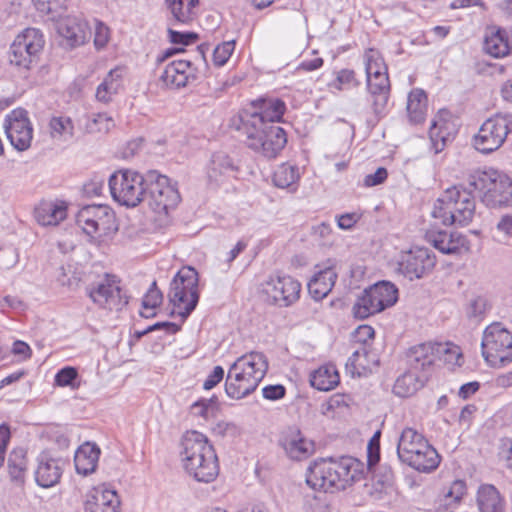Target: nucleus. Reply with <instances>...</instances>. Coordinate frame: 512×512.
Segmentation results:
<instances>
[{
	"label": "nucleus",
	"mask_w": 512,
	"mask_h": 512,
	"mask_svg": "<svg viewBox=\"0 0 512 512\" xmlns=\"http://www.w3.org/2000/svg\"><path fill=\"white\" fill-rule=\"evenodd\" d=\"M285 110L281 99L260 97L232 119V126L244 137L248 148L266 158H275L287 144L285 130L276 124Z\"/></svg>",
	"instance_id": "obj_1"
},
{
	"label": "nucleus",
	"mask_w": 512,
	"mask_h": 512,
	"mask_svg": "<svg viewBox=\"0 0 512 512\" xmlns=\"http://www.w3.org/2000/svg\"><path fill=\"white\" fill-rule=\"evenodd\" d=\"M181 462L187 474L198 482H213L219 474V463L208 438L195 430L187 431L181 440Z\"/></svg>",
	"instance_id": "obj_2"
},
{
	"label": "nucleus",
	"mask_w": 512,
	"mask_h": 512,
	"mask_svg": "<svg viewBox=\"0 0 512 512\" xmlns=\"http://www.w3.org/2000/svg\"><path fill=\"white\" fill-rule=\"evenodd\" d=\"M268 362L264 354L251 352L236 359L229 367L225 392L232 399H242L256 390L265 377Z\"/></svg>",
	"instance_id": "obj_3"
},
{
	"label": "nucleus",
	"mask_w": 512,
	"mask_h": 512,
	"mask_svg": "<svg viewBox=\"0 0 512 512\" xmlns=\"http://www.w3.org/2000/svg\"><path fill=\"white\" fill-rule=\"evenodd\" d=\"M353 465L351 457L316 460L307 469L306 483L312 489L325 493L344 490L354 481Z\"/></svg>",
	"instance_id": "obj_4"
},
{
	"label": "nucleus",
	"mask_w": 512,
	"mask_h": 512,
	"mask_svg": "<svg viewBox=\"0 0 512 512\" xmlns=\"http://www.w3.org/2000/svg\"><path fill=\"white\" fill-rule=\"evenodd\" d=\"M473 191L469 184L468 187L455 185L447 188L435 203L432 216L444 225H468L475 215Z\"/></svg>",
	"instance_id": "obj_5"
},
{
	"label": "nucleus",
	"mask_w": 512,
	"mask_h": 512,
	"mask_svg": "<svg viewBox=\"0 0 512 512\" xmlns=\"http://www.w3.org/2000/svg\"><path fill=\"white\" fill-rule=\"evenodd\" d=\"M397 455L401 462L420 472L433 471L440 463L436 449L421 433L411 427L402 430L398 440Z\"/></svg>",
	"instance_id": "obj_6"
},
{
	"label": "nucleus",
	"mask_w": 512,
	"mask_h": 512,
	"mask_svg": "<svg viewBox=\"0 0 512 512\" xmlns=\"http://www.w3.org/2000/svg\"><path fill=\"white\" fill-rule=\"evenodd\" d=\"M469 185L483 192L482 202L491 208L512 207V179L497 170L476 171L469 176Z\"/></svg>",
	"instance_id": "obj_7"
},
{
	"label": "nucleus",
	"mask_w": 512,
	"mask_h": 512,
	"mask_svg": "<svg viewBox=\"0 0 512 512\" xmlns=\"http://www.w3.org/2000/svg\"><path fill=\"white\" fill-rule=\"evenodd\" d=\"M143 192V201H147L149 207L158 214H168L181 199L176 182L157 170L144 173Z\"/></svg>",
	"instance_id": "obj_8"
},
{
	"label": "nucleus",
	"mask_w": 512,
	"mask_h": 512,
	"mask_svg": "<svg viewBox=\"0 0 512 512\" xmlns=\"http://www.w3.org/2000/svg\"><path fill=\"white\" fill-rule=\"evenodd\" d=\"M168 297L173 306L170 315L177 314L184 321L199 301L197 271L192 267L181 269L170 284Z\"/></svg>",
	"instance_id": "obj_9"
},
{
	"label": "nucleus",
	"mask_w": 512,
	"mask_h": 512,
	"mask_svg": "<svg viewBox=\"0 0 512 512\" xmlns=\"http://www.w3.org/2000/svg\"><path fill=\"white\" fill-rule=\"evenodd\" d=\"M482 356L492 367H501L512 361V334L500 322L487 326L481 341Z\"/></svg>",
	"instance_id": "obj_10"
},
{
	"label": "nucleus",
	"mask_w": 512,
	"mask_h": 512,
	"mask_svg": "<svg viewBox=\"0 0 512 512\" xmlns=\"http://www.w3.org/2000/svg\"><path fill=\"white\" fill-rule=\"evenodd\" d=\"M512 133V114L498 113L486 119L472 138L473 147L488 155L500 149Z\"/></svg>",
	"instance_id": "obj_11"
},
{
	"label": "nucleus",
	"mask_w": 512,
	"mask_h": 512,
	"mask_svg": "<svg viewBox=\"0 0 512 512\" xmlns=\"http://www.w3.org/2000/svg\"><path fill=\"white\" fill-rule=\"evenodd\" d=\"M108 185L113 200L121 206L134 208L143 202L144 174L120 169L109 177Z\"/></svg>",
	"instance_id": "obj_12"
},
{
	"label": "nucleus",
	"mask_w": 512,
	"mask_h": 512,
	"mask_svg": "<svg viewBox=\"0 0 512 512\" xmlns=\"http://www.w3.org/2000/svg\"><path fill=\"white\" fill-rule=\"evenodd\" d=\"M43 46L44 38L39 29H25L16 36L10 46L8 52L10 64L20 72L30 70L38 62Z\"/></svg>",
	"instance_id": "obj_13"
},
{
	"label": "nucleus",
	"mask_w": 512,
	"mask_h": 512,
	"mask_svg": "<svg viewBox=\"0 0 512 512\" xmlns=\"http://www.w3.org/2000/svg\"><path fill=\"white\" fill-rule=\"evenodd\" d=\"M445 355V361L452 362L460 357L459 347L450 343L427 342L411 347L406 353L409 369L422 374L430 370L436 359Z\"/></svg>",
	"instance_id": "obj_14"
},
{
	"label": "nucleus",
	"mask_w": 512,
	"mask_h": 512,
	"mask_svg": "<svg viewBox=\"0 0 512 512\" xmlns=\"http://www.w3.org/2000/svg\"><path fill=\"white\" fill-rule=\"evenodd\" d=\"M397 300V287L389 281H380L364 290L363 295L355 303L353 311L356 317L365 319L393 306Z\"/></svg>",
	"instance_id": "obj_15"
},
{
	"label": "nucleus",
	"mask_w": 512,
	"mask_h": 512,
	"mask_svg": "<svg viewBox=\"0 0 512 512\" xmlns=\"http://www.w3.org/2000/svg\"><path fill=\"white\" fill-rule=\"evenodd\" d=\"M76 223L89 236H108L118 230L115 213L107 205L82 207L76 215Z\"/></svg>",
	"instance_id": "obj_16"
},
{
	"label": "nucleus",
	"mask_w": 512,
	"mask_h": 512,
	"mask_svg": "<svg viewBox=\"0 0 512 512\" xmlns=\"http://www.w3.org/2000/svg\"><path fill=\"white\" fill-rule=\"evenodd\" d=\"M262 292L271 304L289 307L300 298L301 284L289 275H271L262 284Z\"/></svg>",
	"instance_id": "obj_17"
},
{
	"label": "nucleus",
	"mask_w": 512,
	"mask_h": 512,
	"mask_svg": "<svg viewBox=\"0 0 512 512\" xmlns=\"http://www.w3.org/2000/svg\"><path fill=\"white\" fill-rule=\"evenodd\" d=\"M4 128L7 138L16 150L25 151L30 147L33 127L25 109L17 108L7 114Z\"/></svg>",
	"instance_id": "obj_18"
},
{
	"label": "nucleus",
	"mask_w": 512,
	"mask_h": 512,
	"mask_svg": "<svg viewBox=\"0 0 512 512\" xmlns=\"http://www.w3.org/2000/svg\"><path fill=\"white\" fill-rule=\"evenodd\" d=\"M88 296L100 308L110 311H120L128 304V297L115 276L106 275L103 281L88 290Z\"/></svg>",
	"instance_id": "obj_19"
},
{
	"label": "nucleus",
	"mask_w": 512,
	"mask_h": 512,
	"mask_svg": "<svg viewBox=\"0 0 512 512\" xmlns=\"http://www.w3.org/2000/svg\"><path fill=\"white\" fill-rule=\"evenodd\" d=\"M436 264L435 255L427 248H416L406 253L399 262V271L414 280L431 272Z\"/></svg>",
	"instance_id": "obj_20"
},
{
	"label": "nucleus",
	"mask_w": 512,
	"mask_h": 512,
	"mask_svg": "<svg viewBox=\"0 0 512 512\" xmlns=\"http://www.w3.org/2000/svg\"><path fill=\"white\" fill-rule=\"evenodd\" d=\"M37 467L34 472L37 485L42 488H51L60 482L65 461L54 456L49 450L42 451L37 456Z\"/></svg>",
	"instance_id": "obj_21"
},
{
	"label": "nucleus",
	"mask_w": 512,
	"mask_h": 512,
	"mask_svg": "<svg viewBox=\"0 0 512 512\" xmlns=\"http://www.w3.org/2000/svg\"><path fill=\"white\" fill-rule=\"evenodd\" d=\"M425 239L443 254H461L470 249L469 240L459 232L431 229L426 232Z\"/></svg>",
	"instance_id": "obj_22"
},
{
	"label": "nucleus",
	"mask_w": 512,
	"mask_h": 512,
	"mask_svg": "<svg viewBox=\"0 0 512 512\" xmlns=\"http://www.w3.org/2000/svg\"><path fill=\"white\" fill-rule=\"evenodd\" d=\"M281 446L287 456L292 460H304L310 457L315 451V444L312 440L295 427L288 428L280 440Z\"/></svg>",
	"instance_id": "obj_23"
},
{
	"label": "nucleus",
	"mask_w": 512,
	"mask_h": 512,
	"mask_svg": "<svg viewBox=\"0 0 512 512\" xmlns=\"http://www.w3.org/2000/svg\"><path fill=\"white\" fill-rule=\"evenodd\" d=\"M170 89H180L195 81V69L189 60H175L169 63L160 77Z\"/></svg>",
	"instance_id": "obj_24"
},
{
	"label": "nucleus",
	"mask_w": 512,
	"mask_h": 512,
	"mask_svg": "<svg viewBox=\"0 0 512 512\" xmlns=\"http://www.w3.org/2000/svg\"><path fill=\"white\" fill-rule=\"evenodd\" d=\"M366 86L374 114L378 117L383 116L391 90L388 72L367 77Z\"/></svg>",
	"instance_id": "obj_25"
},
{
	"label": "nucleus",
	"mask_w": 512,
	"mask_h": 512,
	"mask_svg": "<svg viewBox=\"0 0 512 512\" xmlns=\"http://www.w3.org/2000/svg\"><path fill=\"white\" fill-rule=\"evenodd\" d=\"M337 277L335 261L328 259L308 282V291L311 297L316 301L325 298L334 287Z\"/></svg>",
	"instance_id": "obj_26"
},
{
	"label": "nucleus",
	"mask_w": 512,
	"mask_h": 512,
	"mask_svg": "<svg viewBox=\"0 0 512 512\" xmlns=\"http://www.w3.org/2000/svg\"><path fill=\"white\" fill-rule=\"evenodd\" d=\"M449 115L447 111L441 110L432 120L429 137L434 152L440 153L447 142L450 141L454 134V125L446 117Z\"/></svg>",
	"instance_id": "obj_27"
},
{
	"label": "nucleus",
	"mask_w": 512,
	"mask_h": 512,
	"mask_svg": "<svg viewBox=\"0 0 512 512\" xmlns=\"http://www.w3.org/2000/svg\"><path fill=\"white\" fill-rule=\"evenodd\" d=\"M120 499L117 492L99 486L85 503L86 512H119Z\"/></svg>",
	"instance_id": "obj_28"
},
{
	"label": "nucleus",
	"mask_w": 512,
	"mask_h": 512,
	"mask_svg": "<svg viewBox=\"0 0 512 512\" xmlns=\"http://www.w3.org/2000/svg\"><path fill=\"white\" fill-rule=\"evenodd\" d=\"M379 365V360L375 353L361 346L355 350L346 362V371L353 377H363L370 374L374 368Z\"/></svg>",
	"instance_id": "obj_29"
},
{
	"label": "nucleus",
	"mask_w": 512,
	"mask_h": 512,
	"mask_svg": "<svg viewBox=\"0 0 512 512\" xmlns=\"http://www.w3.org/2000/svg\"><path fill=\"white\" fill-rule=\"evenodd\" d=\"M58 33L73 46L81 45L87 37V23L76 17L66 16L57 23Z\"/></svg>",
	"instance_id": "obj_30"
},
{
	"label": "nucleus",
	"mask_w": 512,
	"mask_h": 512,
	"mask_svg": "<svg viewBox=\"0 0 512 512\" xmlns=\"http://www.w3.org/2000/svg\"><path fill=\"white\" fill-rule=\"evenodd\" d=\"M100 456V448L90 442L82 444L74 456L75 469L78 474L89 475L93 473L97 467Z\"/></svg>",
	"instance_id": "obj_31"
},
{
	"label": "nucleus",
	"mask_w": 512,
	"mask_h": 512,
	"mask_svg": "<svg viewBox=\"0 0 512 512\" xmlns=\"http://www.w3.org/2000/svg\"><path fill=\"white\" fill-rule=\"evenodd\" d=\"M480 512H505V502L499 491L490 484L481 485L477 492Z\"/></svg>",
	"instance_id": "obj_32"
},
{
	"label": "nucleus",
	"mask_w": 512,
	"mask_h": 512,
	"mask_svg": "<svg viewBox=\"0 0 512 512\" xmlns=\"http://www.w3.org/2000/svg\"><path fill=\"white\" fill-rule=\"evenodd\" d=\"M426 381V374H419L409 369L397 378L393 386V392L402 398L410 397L422 388Z\"/></svg>",
	"instance_id": "obj_33"
},
{
	"label": "nucleus",
	"mask_w": 512,
	"mask_h": 512,
	"mask_svg": "<svg viewBox=\"0 0 512 512\" xmlns=\"http://www.w3.org/2000/svg\"><path fill=\"white\" fill-rule=\"evenodd\" d=\"M34 215L40 225H57L66 218V207L63 203L41 202L35 208Z\"/></svg>",
	"instance_id": "obj_34"
},
{
	"label": "nucleus",
	"mask_w": 512,
	"mask_h": 512,
	"mask_svg": "<svg viewBox=\"0 0 512 512\" xmlns=\"http://www.w3.org/2000/svg\"><path fill=\"white\" fill-rule=\"evenodd\" d=\"M123 69L116 67L109 71L96 90V99L102 103L112 101L122 86Z\"/></svg>",
	"instance_id": "obj_35"
},
{
	"label": "nucleus",
	"mask_w": 512,
	"mask_h": 512,
	"mask_svg": "<svg viewBox=\"0 0 512 512\" xmlns=\"http://www.w3.org/2000/svg\"><path fill=\"white\" fill-rule=\"evenodd\" d=\"M173 20L179 24H189L196 16L199 0H165Z\"/></svg>",
	"instance_id": "obj_36"
},
{
	"label": "nucleus",
	"mask_w": 512,
	"mask_h": 512,
	"mask_svg": "<svg viewBox=\"0 0 512 512\" xmlns=\"http://www.w3.org/2000/svg\"><path fill=\"white\" fill-rule=\"evenodd\" d=\"M339 380V374L333 365L321 366L310 375L311 386L320 391L334 389Z\"/></svg>",
	"instance_id": "obj_37"
},
{
	"label": "nucleus",
	"mask_w": 512,
	"mask_h": 512,
	"mask_svg": "<svg viewBox=\"0 0 512 512\" xmlns=\"http://www.w3.org/2000/svg\"><path fill=\"white\" fill-rule=\"evenodd\" d=\"M407 112L411 123L419 124L427 114V95L422 89H414L408 95Z\"/></svg>",
	"instance_id": "obj_38"
},
{
	"label": "nucleus",
	"mask_w": 512,
	"mask_h": 512,
	"mask_svg": "<svg viewBox=\"0 0 512 512\" xmlns=\"http://www.w3.org/2000/svg\"><path fill=\"white\" fill-rule=\"evenodd\" d=\"M234 171L231 158L224 153L213 154L207 167V177L211 183L218 184L223 176Z\"/></svg>",
	"instance_id": "obj_39"
},
{
	"label": "nucleus",
	"mask_w": 512,
	"mask_h": 512,
	"mask_svg": "<svg viewBox=\"0 0 512 512\" xmlns=\"http://www.w3.org/2000/svg\"><path fill=\"white\" fill-rule=\"evenodd\" d=\"M7 467L11 480L23 484L27 472L26 451L23 448L13 449L8 456Z\"/></svg>",
	"instance_id": "obj_40"
},
{
	"label": "nucleus",
	"mask_w": 512,
	"mask_h": 512,
	"mask_svg": "<svg viewBox=\"0 0 512 512\" xmlns=\"http://www.w3.org/2000/svg\"><path fill=\"white\" fill-rule=\"evenodd\" d=\"M300 178L299 168L289 163L278 166L273 175V182L279 188H289L295 191Z\"/></svg>",
	"instance_id": "obj_41"
},
{
	"label": "nucleus",
	"mask_w": 512,
	"mask_h": 512,
	"mask_svg": "<svg viewBox=\"0 0 512 512\" xmlns=\"http://www.w3.org/2000/svg\"><path fill=\"white\" fill-rule=\"evenodd\" d=\"M84 124L81 125L87 134L108 133L115 127L114 119L107 113H94L84 117Z\"/></svg>",
	"instance_id": "obj_42"
},
{
	"label": "nucleus",
	"mask_w": 512,
	"mask_h": 512,
	"mask_svg": "<svg viewBox=\"0 0 512 512\" xmlns=\"http://www.w3.org/2000/svg\"><path fill=\"white\" fill-rule=\"evenodd\" d=\"M484 50L495 58H501L509 54L510 46L506 31L497 30L485 37Z\"/></svg>",
	"instance_id": "obj_43"
},
{
	"label": "nucleus",
	"mask_w": 512,
	"mask_h": 512,
	"mask_svg": "<svg viewBox=\"0 0 512 512\" xmlns=\"http://www.w3.org/2000/svg\"><path fill=\"white\" fill-rule=\"evenodd\" d=\"M49 127L53 138L68 141L74 137V124L69 117H52Z\"/></svg>",
	"instance_id": "obj_44"
},
{
	"label": "nucleus",
	"mask_w": 512,
	"mask_h": 512,
	"mask_svg": "<svg viewBox=\"0 0 512 512\" xmlns=\"http://www.w3.org/2000/svg\"><path fill=\"white\" fill-rule=\"evenodd\" d=\"M364 64H365L366 78L388 72L387 65H386L381 53L374 48H369L365 51Z\"/></svg>",
	"instance_id": "obj_45"
},
{
	"label": "nucleus",
	"mask_w": 512,
	"mask_h": 512,
	"mask_svg": "<svg viewBox=\"0 0 512 512\" xmlns=\"http://www.w3.org/2000/svg\"><path fill=\"white\" fill-rule=\"evenodd\" d=\"M360 85L359 80L356 78L354 70L341 69L336 73L335 79L329 83L331 89L343 90L353 89Z\"/></svg>",
	"instance_id": "obj_46"
},
{
	"label": "nucleus",
	"mask_w": 512,
	"mask_h": 512,
	"mask_svg": "<svg viewBox=\"0 0 512 512\" xmlns=\"http://www.w3.org/2000/svg\"><path fill=\"white\" fill-rule=\"evenodd\" d=\"M163 300L162 292L157 288L156 282L154 281L147 293L144 295L142 300V306L145 310L153 311L156 307H158ZM141 315L145 318H149L155 316L154 312L147 314L145 312H141Z\"/></svg>",
	"instance_id": "obj_47"
},
{
	"label": "nucleus",
	"mask_w": 512,
	"mask_h": 512,
	"mask_svg": "<svg viewBox=\"0 0 512 512\" xmlns=\"http://www.w3.org/2000/svg\"><path fill=\"white\" fill-rule=\"evenodd\" d=\"M78 379V371L75 367L66 366L60 369L55 375V384L60 387H71L72 389L78 388L79 383L76 384Z\"/></svg>",
	"instance_id": "obj_48"
},
{
	"label": "nucleus",
	"mask_w": 512,
	"mask_h": 512,
	"mask_svg": "<svg viewBox=\"0 0 512 512\" xmlns=\"http://www.w3.org/2000/svg\"><path fill=\"white\" fill-rule=\"evenodd\" d=\"M217 408V399L212 397L210 399H200L192 404V412L200 417L207 419L215 412Z\"/></svg>",
	"instance_id": "obj_49"
},
{
	"label": "nucleus",
	"mask_w": 512,
	"mask_h": 512,
	"mask_svg": "<svg viewBox=\"0 0 512 512\" xmlns=\"http://www.w3.org/2000/svg\"><path fill=\"white\" fill-rule=\"evenodd\" d=\"M235 48V41H226L219 44L213 52V61L217 66H223L227 63Z\"/></svg>",
	"instance_id": "obj_50"
},
{
	"label": "nucleus",
	"mask_w": 512,
	"mask_h": 512,
	"mask_svg": "<svg viewBox=\"0 0 512 512\" xmlns=\"http://www.w3.org/2000/svg\"><path fill=\"white\" fill-rule=\"evenodd\" d=\"M307 512H329V501L325 494L307 496L305 500Z\"/></svg>",
	"instance_id": "obj_51"
},
{
	"label": "nucleus",
	"mask_w": 512,
	"mask_h": 512,
	"mask_svg": "<svg viewBox=\"0 0 512 512\" xmlns=\"http://www.w3.org/2000/svg\"><path fill=\"white\" fill-rule=\"evenodd\" d=\"M110 39V30L108 26H106L101 21H96L95 23V32H94V45L100 50L104 48Z\"/></svg>",
	"instance_id": "obj_52"
},
{
	"label": "nucleus",
	"mask_w": 512,
	"mask_h": 512,
	"mask_svg": "<svg viewBox=\"0 0 512 512\" xmlns=\"http://www.w3.org/2000/svg\"><path fill=\"white\" fill-rule=\"evenodd\" d=\"M169 40L173 44L189 45L195 43L198 35L194 32H180L172 28L168 29Z\"/></svg>",
	"instance_id": "obj_53"
},
{
	"label": "nucleus",
	"mask_w": 512,
	"mask_h": 512,
	"mask_svg": "<svg viewBox=\"0 0 512 512\" xmlns=\"http://www.w3.org/2000/svg\"><path fill=\"white\" fill-rule=\"evenodd\" d=\"M497 233L506 239H512V214H505L501 216L495 226Z\"/></svg>",
	"instance_id": "obj_54"
},
{
	"label": "nucleus",
	"mask_w": 512,
	"mask_h": 512,
	"mask_svg": "<svg viewBox=\"0 0 512 512\" xmlns=\"http://www.w3.org/2000/svg\"><path fill=\"white\" fill-rule=\"evenodd\" d=\"M262 394L265 399L276 401L285 396L286 388L281 384L268 385L262 389Z\"/></svg>",
	"instance_id": "obj_55"
},
{
	"label": "nucleus",
	"mask_w": 512,
	"mask_h": 512,
	"mask_svg": "<svg viewBox=\"0 0 512 512\" xmlns=\"http://www.w3.org/2000/svg\"><path fill=\"white\" fill-rule=\"evenodd\" d=\"M0 302H1L0 312L3 314H6L4 304H6L12 310L19 311V312L24 311L27 308L24 301L17 296L7 295L3 298V300H0Z\"/></svg>",
	"instance_id": "obj_56"
},
{
	"label": "nucleus",
	"mask_w": 512,
	"mask_h": 512,
	"mask_svg": "<svg viewBox=\"0 0 512 512\" xmlns=\"http://www.w3.org/2000/svg\"><path fill=\"white\" fill-rule=\"evenodd\" d=\"M388 173L384 167H379L375 173L368 174L364 178V185L367 187H373L383 183L387 179Z\"/></svg>",
	"instance_id": "obj_57"
},
{
	"label": "nucleus",
	"mask_w": 512,
	"mask_h": 512,
	"mask_svg": "<svg viewBox=\"0 0 512 512\" xmlns=\"http://www.w3.org/2000/svg\"><path fill=\"white\" fill-rule=\"evenodd\" d=\"M379 437L380 431H377L368 444V462L369 465L375 464L379 461Z\"/></svg>",
	"instance_id": "obj_58"
},
{
	"label": "nucleus",
	"mask_w": 512,
	"mask_h": 512,
	"mask_svg": "<svg viewBox=\"0 0 512 512\" xmlns=\"http://www.w3.org/2000/svg\"><path fill=\"white\" fill-rule=\"evenodd\" d=\"M104 187V180L100 178H94L83 185V191L85 195L89 197L99 196L102 193Z\"/></svg>",
	"instance_id": "obj_59"
},
{
	"label": "nucleus",
	"mask_w": 512,
	"mask_h": 512,
	"mask_svg": "<svg viewBox=\"0 0 512 512\" xmlns=\"http://www.w3.org/2000/svg\"><path fill=\"white\" fill-rule=\"evenodd\" d=\"M224 377V369L221 366H215L203 383L205 390L214 388Z\"/></svg>",
	"instance_id": "obj_60"
},
{
	"label": "nucleus",
	"mask_w": 512,
	"mask_h": 512,
	"mask_svg": "<svg viewBox=\"0 0 512 512\" xmlns=\"http://www.w3.org/2000/svg\"><path fill=\"white\" fill-rule=\"evenodd\" d=\"M10 440V430L6 424L0 425V468L5 460V451Z\"/></svg>",
	"instance_id": "obj_61"
},
{
	"label": "nucleus",
	"mask_w": 512,
	"mask_h": 512,
	"mask_svg": "<svg viewBox=\"0 0 512 512\" xmlns=\"http://www.w3.org/2000/svg\"><path fill=\"white\" fill-rule=\"evenodd\" d=\"M37 8L42 13L49 14L57 6H62L65 0H32Z\"/></svg>",
	"instance_id": "obj_62"
},
{
	"label": "nucleus",
	"mask_w": 512,
	"mask_h": 512,
	"mask_svg": "<svg viewBox=\"0 0 512 512\" xmlns=\"http://www.w3.org/2000/svg\"><path fill=\"white\" fill-rule=\"evenodd\" d=\"M360 219V215L357 213H346L338 217V227L343 230L351 229Z\"/></svg>",
	"instance_id": "obj_63"
},
{
	"label": "nucleus",
	"mask_w": 512,
	"mask_h": 512,
	"mask_svg": "<svg viewBox=\"0 0 512 512\" xmlns=\"http://www.w3.org/2000/svg\"><path fill=\"white\" fill-rule=\"evenodd\" d=\"M12 353L15 356H18L21 359L25 360V359L30 358V356H31V348H30V346L27 343H25L23 341H20V340H17V341H15L13 343Z\"/></svg>",
	"instance_id": "obj_64"
}]
</instances>
